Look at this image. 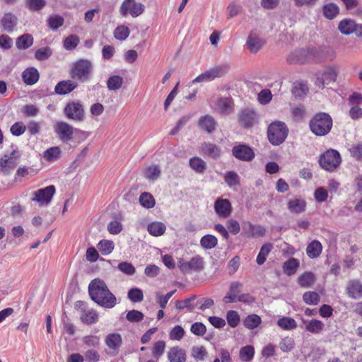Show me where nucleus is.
Masks as SVG:
<instances>
[{
	"mask_svg": "<svg viewBox=\"0 0 362 362\" xmlns=\"http://www.w3.org/2000/svg\"><path fill=\"white\" fill-rule=\"evenodd\" d=\"M190 168L197 173L203 174L206 169V162L199 157L194 156L189 160Z\"/></svg>",
	"mask_w": 362,
	"mask_h": 362,
	"instance_id": "obj_31",
	"label": "nucleus"
},
{
	"mask_svg": "<svg viewBox=\"0 0 362 362\" xmlns=\"http://www.w3.org/2000/svg\"><path fill=\"white\" fill-rule=\"evenodd\" d=\"M26 7L31 11H39L46 5L45 0H26Z\"/></svg>",
	"mask_w": 362,
	"mask_h": 362,
	"instance_id": "obj_55",
	"label": "nucleus"
},
{
	"mask_svg": "<svg viewBox=\"0 0 362 362\" xmlns=\"http://www.w3.org/2000/svg\"><path fill=\"white\" fill-rule=\"evenodd\" d=\"M93 72V63L88 59H80L73 63L69 75L73 80L83 83L90 81Z\"/></svg>",
	"mask_w": 362,
	"mask_h": 362,
	"instance_id": "obj_3",
	"label": "nucleus"
},
{
	"mask_svg": "<svg viewBox=\"0 0 362 362\" xmlns=\"http://www.w3.org/2000/svg\"><path fill=\"white\" fill-rule=\"evenodd\" d=\"M40 78V74L37 69L35 67H28L25 69L22 73V78L23 82L29 86L36 83Z\"/></svg>",
	"mask_w": 362,
	"mask_h": 362,
	"instance_id": "obj_23",
	"label": "nucleus"
},
{
	"mask_svg": "<svg viewBox=\"0 0 362 362\" xmlns=\"http://www.w3.org/2000/svg\"><path fill=\"white\" fill-rule=\"evenodd\" d=\"M325 327L324 323L316 319H313L305 325V329L313 334H320Z\"/></svg>",
	"mask_w": 362,
	"mask_h": 362,
	"instance_id": "obj_38",
	"label": "nucleus"
},
{
	"mask_svg": "<svg viewBox=\"0 0 362 362\" xmlns=\"http://www.w3.org/2000/svg\"><path fill=\"white\" fill-rule=\"evenodd\" d=\"M315 281V274L310 272H305L298 278V284L303 288L310 287Z\"/></svg>",
	"mask_w": 362,
	"mask_h": 362,
	"instance_id": "obj_33",
	"label": "nucleus"
},
{
	"mask_svg": "<svg viewBox=\"0 0 362 362\" xmlns=\"http://www.w3.org/2000/svg\"><path fill=\"white\" fill-rule=\"evenodd\" d=\"M217 238L211 234L204 235L200 240V245L205 250L213 249L217 245Z\"/></svg>",
	"mask_w": 362,
	"mask_h": 362,
	"instance_id": "obj_36",
	"label": "nucleus"
},
{
	"mask_svg": "<svg viewBox=\"0 0 362 362\" xmlns=\"http://www.w3.org/2000/svg\"><path fill=\"white\" fill-rule=\"evenodd\" d=\"M255 355V348L252 345H247L240 350V358L243 361H250Z\"/></svg>",
	"mask_w": 362,
	"mask_h": 362,
	"instance_id": "obj_44",
	"label": "nucleus"
},
{
	"mask_svg": "<svg viewBox=\"0 0 362 362\" xmlns=\"http://www.w3.org/2000/svg\"><path fill=\"white\" fill-rule=\"evenodd\" d=\"M257 115L252 109H243L239 114V123L245 128L252 127L257 122Z\"/></svg>",
	"mask_w": 362,
	"mask_h": 362,
	"instance_id": "obj_13",
	"label": "nucleus"
},
{
	"mask_svg": "<svg viewBox=\"0 0 362 362\" xmlns=\"http://www.w3.org/2000/svg\"><path fill=\"white\" fill-rule=\"evenodd\" d=\"M214 210L221 218L228 217L232 212V206L227 199L218 198L214 203Z\"/></svg>",
	"mask_w": 362,
	"mask_h": 362,
	"instance_id": "obj_16",
	"label": "nucleus"
},
{
	"mask_svg": "<svg viewBox=\"0 0 362 362\" xmlns=\"http://www.w3.org/2000/svg\"><path fill=\"white\" fill-rule=\"evenodd\" d=\"M0 22L4 30L12 33L18 24V18L8 12L4 15Z\"/></svg>",
	"mask_w": 362,
	"mask_h": 362,
	"instance_id": "obj_22",
	"label": "nucleus"
},
{
	"mask_svg": "<svg viewBox=\"0 0 362 362\" xmlns=\"http://www.w3.org/2000/svg\"><path fill=\"white\" fill-rule=\"evenodd\" d=\"M124 79L122 76L114 75L109 77L107 81V86L110 90H116L121 88Z\"/></svg>",
	"mask_w": 362,
	"mask_h": 362,
	"instance_id": "obj_43",
	"label": "nucleus"
},
{
	"mask_svg": "<svg viewBox=\"0 0 362 362\" xmlns=\"http://www.w3.org/2000/svg\"><path fill=\"white\" fill-rule=\"evenodd\" d=\"M61 150L59 146H54L47 149L43 154L44 158L47 161H54L59 158Z\"/></svg>",
	"mask_w": 362,
	"mask_h": 362,
	"instance_id": "obj_47",
	"label": "nucleus"
},
{
	"mask_svg": "<svg viewBox=\"0 0 362 362\" xmlns=\"http://www.w3.org/2000/svg\"><path fill=\"white\" fill-rule=\"evenodd\" d=\"M216 124L215 119L210 115L202 117L199 120V127L208 133H212L215 130Z\"/></svg>",
	"mask_w": 362,
	"mask_h": 362,
	"instance_id": "obj_28",
	"label": "nucleus"
},
{
	"mask_svg": "<svg viewBox=\"0 0 362 362\" xmlns=\"http://www.w3.org/2000/svg\"><path fill=\"white\" fill-rule=\"evenodd\" d=\"M64 114L69 119L82 122L85 119V110L83 103L79 100H71L66 103L64 108Z\"/></svg>",
	"mask_w": 362,
	"mask_h": 362,
	"instance_id": "obj_7",
	"label": "nucleus"
},
{
	"mask_svg": "<svg viewBox=\"0 0 362 362\" xmlns=\"http://www.w3.org/2000/svg\"><path fill=\"white\" fill-rule=\"evenodd\" d=\"M308 92V87L303 82H296L292 88V94L295 98H302Z\"/></svg>",
	"mask_w": 362,
	"mask_h": 362,
	"instance_id": "obj_45",
	"label": "nucleus"
},
{
	"mask_svg": "<svg viewBox=\"0 0 362 362\" xmlns=\"http://www.w3.org/2000/svg\"><path fill=\"white\" fill-rule=\"evenodd\" d=\"M243 286V284L240 281L232 282L230 285L228 293L223 299V301L226 304L237 302V299L239 295H240Z\"/></svg>",
	"mask_w": 362,
	"mask_h": 362,
	"instance_id": "obj_19",
	"label": "nucleus"
},
{
	"mask_svg": "<svg viewBox=\"0 0 362 362\" xmlns=\"http://www.w3.org/2000/svg\"><path fill=\"white\" fill-rule=\"evenodd\" d=\"M185 330L180 325L175 326L169 333V337L172 340H181L185 335Z\"/></svg>",
	"mask_w": 362,
	"mask_h": 362,
	"instance_id": "obj_60",
	"label": "nucleus"
},
{
	"mask_svg": "<svg viewBox=\"0 0 362 362\" xmlns=\"http://www.w3.org/2000/svg\"><path fill=\"white\" fill-rule=\"evenodd\" d=\"M349 151L356 160H362V142L351 146Z\"/></svg>",
	"mask_w": 362,
	"mask_h": 362,
	"instance_id": "obj_63",
	"label": "nucleus"
},
{
	"mask_svg": "<svg viewBox=\"0 0 362 362\" xmlns=\"http://www.w3.org/2000/svg\"><path fill=\"white\" fill-rule=\"evenodd\" d=\"M262 322L260 317L256 314H252L245 317L243 321L244 326L250 329L257 327Z\"/></svg>",
	"mask_w": 362,
	"mask_h": 362,
	"instance_id": "obj_42",
	"label": "nucleus"
},
{
	"mask_svg": "<svg viewBox=\"0 0 362 362\" xmlns=\"http://www.w3.org/2000/svg\"><path fill=\"white\" fill-rule=\"evenodd\" d=\"M144 314L136 310L129 311L126 315V319L130 322H139L144 320Z\"/></svg>",
	"mask_w": 362,
	"mask_h": 362,
	"instance_id": "obj_61",
	"label": "nucleus"
},
{
	"mask_svg": "<svg viewBox=\"0 0 362 362\" xmlns=\"http://www.w3.org/2000/svg\"><path fill=\"white\" fill-rule=\"evenodd\" d=\"M225 182L229 187H233L240 185V177L234 171H228L224 177Z\"/></svg>",
	"mask_w": 362,
	"mask_h": 362,
	"instance_id": "obj_57",
	"label": "nucleus"
},
{
	"mask_svg": "<svg viewBox=\"0 0 362 362\" xmlns=\"http://www.w3.org/2000/svg\"><path fill=\"white\" fill-rule=\"evenodd\" d=\"M346 294L353 299L362 298V283L357 279L349 281L346 286Z\"/></svg>",
	"mask_w": 362,
	"mask_h": 362,
	"instance_id": "obj_20",
	"label": "nucleus"
},
{
	"mask_svg": "<svg viewBox=\"0 0 362 362\" xmlns=\"http://www.w3.org/2000/svg\"><path fill=\"white\" fill-rule=\"evenodd\" d=\"M329 50L325 46L311 47L291 52L286 61L289 64H318L328 59Z\"/></svg>",
	"mask_w": 362,
	"mask_h": 362,
	"instance_id": "obj_1",
	"label": "nucleus"
},
{
	"mask_svg": "<svg viewBox=\"0 0 362 362\" xmlns=\"http://www.w3.org/2000/svg\"><path fill=\"white\" fill-rule=\"evenodd\" d=\"M165 348V342L164 341H156L152 349V355L157 360L163 354Z\"/></svg>",
	"mask_w": 362,
	"mask_h": 362,
	"instance_id": "obj_59",
	"label": "nucleus"
},
{
	"mask_svg": "<svg viewBox=\"0 0 362 362\" xmlns=\"http://www.w3.org/2000/svg\"><path fill=\"white\" fill-rule=\"evenodd\" d=\"M279 346L283 352H289L294 349V339L292 337H286L281 340Z\"/></svg>",
	"mask_w": 362,
	"mask_h": 362,
	"instance_id": "obj_52",
	"label": "nucleus"
},
{
	"mask_svg": "<svg viewBox=\"0 0 362 362\" xmlns=\"http://www.w3.org/2000/svg\"><path fill=\"white\" fill-rule=\"evenodd\" d=\"M64 19L59 15L50 16L47 20V25L52 30H57L63 25Z\"/></svg>",
	"mask_w": 362,
	"mask_h": 362,
	"instance_id": "obj_50",
	"label": "nucleus"
},
{
	"mask_svg": "<svg viewBox=\"0 0 362 362\" xmlns=\"http://www.w3.org/2000/svg\"><path fill=\"white\" fill-rule=\"evenodd\" d=\"M83 358L86 362H98L100 359V356L97 351L90 349L85 352Z\"/></svg>",
	"mask_w": 362,
	"mask_h": 362,
	"instance_id": "obj_64",
	"label": "nucleus"
},
{
	"mask_svg": "<svg viewBox=\"0 0 362 362\" xmlns=\"http://www.w3.org/2000/svg\"><path fill=\"white\" fill-rule=\"evenodd\" d=\"M213 79L216 78H221L225 76L230 70V65L228 64H223L213 68L209 69Z\"/></svg>",
	"mask_w": 362,
	"mask_h": 362,
	"instance_id": "obj_39",
	"label": "nucleus"
},
{
	"mask_svg": "<svg viewBox=\"0 0 362 362\" xmlns=\"http://www.w3.org/2000/svg\"><path fill=\"white\" fill-rule=\"evenodd\" d=\"M52 54V49L47 46L37 49L34 54L35 58L38 61H45Z\"/></svg>",
	"mask_w": 362,
	"mask_h": 362,
	"instance_id": "obj_49",
	"label": "nucleus"
},
{
	"mask_svg": "<svg viewBox=\"0 0 362 362\" xmlns=\"http://www.w3.org/2000/svg\"><path fill=\"white\" fill-rule=\"evenodd\" d=\"M144 11V5L137 3L135 0H124L119 8V12L122 16H127L130 13L132 17H137Z\"/></svg>",
	"mask_w": 362,
	"mask_h": 362,
	"instance_id": "obj_8",
	"label": "nucleus"
},
{
	"mask_svg": "<svg viewBox=\"0 0 362 362\" xmlns=\"http://www.w3.org/2000/svg\"><path fill=\"white\" fill-rule=\"evenodd\" d=\"M130 33L128 27L125 25L117 26L114 31V37L119 40L123 41L126 40Z\"/></svg>",
	"mask_w": 362,
	"mask_h": 362,
	"instance_id": "obj_54",
	"label": "nucleus"
},
{
	"mask_svg": "<svg viewBox=\"0 0 362 362\" xmlns=\"http://www.w3.org/2000/svg\"><path fill=\"white\" fill-rule=\"evenodd\" d=\"M54 131L63 142L67 143L73 138L74 128L65 122H57Z\"/></svg>",
	"mask_w": 362,
	"mask_h": 362,
	"instance_id": "obj_12",
	"label": "nucleus"
},
{
	"mask_svg": "<svg viewBox=\"0 0 362 362\" xmlns=\"http://www.w3.org/2000/svg\"><path fill=\"white\" fill-rule=\"evenodd\" d=\"M168 359L170 362H185L186 351L179 346H173L168 352Z\"/></svg>",
	"mask_w": 362,
	"mask_h": 362,
	"instance_id": "obj_24",
	"label": "nucleus"
},
{
	"mask_svg": "<svg viewBox=\"0 0 362 362\" xmlns=\"http://www.w3.org/2000/svg\"><path fill=\"white\" fill-rule=\"evenodd\" d=\"M300 267V262L298 259L290 257L282 266L284 273L288 276L294 275Z\"/></svg>",
	"mask_w": 362,
	"mask_h": 362,
	"instance_id": "obj_25",
	"label": "nucleus"
},
{
	"mask_svg": "<svg viewBox=\"0 0 362 362\" xmlns=\"http://www.w3.org/2000/svg\"><path fill=\"white\" fill-rule=\"evenodd\" d=\"M33 44V37L30 34H23L16 38V46L18 49H27Z\"/></svg>",
	"mask_w": 362,
	"mask_h": 362,
	"instance_id": "obj_30",
	"label": "nucleus"
},
{
	"mask_svg": "<svg viewBox=\"0 0 362 362\" xmlns=\"http://www.w3.org/2000/svg\"><path fill=\"white\" fill-rule=\"evenodd\" d=\"M99 252L103 255L110 254L115 247L114 243L109 240H102L97 245Z\"/></svg>",
	"mask_w": 362,
	"mask_h": 362,
	"instance_id": "obj_40",
	"label": "nucleus"
},
{
	"mask_svg": "<svg viewBox=\"0 0 362 362\" xmlns=\"http://www.w3.org/2000/svg\"><path fill=\"white\" fill-rule=\"evenodd\" d=\"M80 319L83 324L92 325L98 320V313L95 310H88L81 313Z\"/></svg>",
	"mask_w": 362,
	"mask_h": 362,
	"instance_id": "obj_34",
	"label": "nucleus"
},
{
	"mask_svg": "<svg viewBox=\"0 0 362 362\" xmlns=\"http://www.w3.org/2000/svg\"><path fill=\"white\" fill-rule=\"evenodd\" d=\"M266 41L256 33L251 32L247 39L246 45L252 53H257L265 45Z\"/></svg>",
	"mask_w": 362,
	"mask_h": 362,
	"instance_id": "obj_17",
	"label": "nucleus"
},
{
	"mask_svg": "<svg viewBox=\"0 0 362 362\" xmlns=\"http://www.w3.org/2000/svg\"><path fill=\"white\" fill-rule=\"evenodd\" d=\"M272 249V243H265L261 247L259 254L257 255L256 259V262L258 265H262L265 262L267 257L271 252Z\"/></svg>",
	"mask_w": 362,
	"mask_h": 362,
	"instance_id": "obj_37",
	"label": "nucleus"
},
{
	"mask_svg": "<svg viewBox=\"0 0 362 362\" xmlns=\"http://www.w3.org/2000/svg\"><path fill=\"white\" fill-rule=\"evenodd\" d=\"M354 28L355 21L351 18H344L338 25V29L340 33L346 35L354 33Z\"/></svg>",
	"mask_w": 362,
	"mask_h": 362,
	"instance_id": "obj_29",
	"label": "nucleus"
},
{
	"mask_svg": "<svg viewBox=\"0 0 362 362\" xmlns=\"http://www.w3.org/2000/svg\"><path fill=\"white\" fill-rule=\"evenodd\" d=\"M226 320L230 327L235 328L240 322V316L237 311L229 310L226 315Z\"/></svg>",
	"mask_w": 362,
	"mask_h": 362,
	"instance_id": "obj_58",
	"label": "nucleus"
},
{
	"mask_svg": "<svg viewBox=\"0 0 362 362\" xmlns=\"http://www.w3.org/2000/svg\"><path fill=\"white\" fill-rule=\"evenodd\" d=\"M323 16L328 20H333L339 13V6L334 3L325 4L322 8Z\"/></svg>",
	"mask_w": 362,
	"mask_h": 362,
	"instance_id": "obj_26",
	"label": "nucleus"
},
{
	"mask_svg": "<svg viewBox=\"0 0 362 362\" xmlns=\"http://www.w3.org/2000/svg\"><path fill=\"white\" fill-rule=\"evenodd\" d=\"M332 117L326 112L316 113L310 120L309 127L312 133L318 136L328 134L332 127Z\"/></svg>",
	"mask_w": 362,
	"mask_h": 362,
	"instance_id": "obj_4",
	"label": "nucleus"
},
{
	"mask_svg": "<svg viewBox=\"0 0 362 362\" xmlns=\"http://www.w3.org/2000/svg\"><path fill=\"white\" fill-rule=\"evenodd\" d=\"M80 42L78 36L70 35L64 40V47L66 50H74Z\"/></svg>",
	"mask_w": 362,
	"mask_h": 362,
	"instance_id": "obj_48",
	"label": "nucleus"
},
{
	"mask_svg": "<svg viewBox=\"0 0 362 362\" xmlns=\"http://www.w3.org/2000/svg\"><path fill=\"white\" fill-rule=\"evenodd\" d=\"M77 86L78 84L71 80L61 81L55 86L54 92L57 95H66L73 91Z\"/></svg>",
	"mask_w": 362,
	"mask_h": 362,
	"instance_id": "obj_21",
	"label": "nucleus"
},
{
	"mask_svg": "<svg viewBox=\"0 0 362 362\" xmlns=\"http://www.w3.org/2000/svg\"><path fill=\"white\" fill-rule=\"evenodd\" d=\"M322 76L327 83V85H328L331 82H334L337 80V71L335 67L329 66L323 72Z\"/></svg>",
	"mask_w": 362,
	"mask_h": 362,
	"instance_id": "obj_51",
	"label": "nucleus"
},
{
	"mask_svg": "<svg viewBox=\"0 0 362 362\" xmlns=\"http://www.w3.org/2000/svg\"><path fill=\"white\" fill-rule=\"evenodd\" d=\"M306 202L300 199H291L288 202V209L293 213L300 214L305 211Z\"/></svg>",
	"mask_w": 362,
	"mask_h": 362,
	"instance_id": "obj_32",
	"label": "nucleus"
},
{
	"mask_svg": "<svg viewBox=\"0 0 362 362\" xmlns=\"http://www.w3.org/2000/svg\"><path fill=\"white\" fill-rule=\"evenodd\" d=\"M177 266L185 274L189 273L191 271L199 272L204 269V259L202 257L197 255L188 262L183 259L179 260Z\"/></svg>",
	"mask_w": 362,
	"mask_h": 362,
	"instance_id": "obj_9",
	"label": "nucleus"
},
{
	"mask_svg": "<svg viewBox=\"0 0 362 362\" xmlns=\"http://www.w3.org/2000/svg\"><path fill=\"white\" fill-rule=\"evenodd\" d=\"M234 103L230 97H221L215 103L214 109L221 115H228L233 111Z\"/></svg>",
	"mask_w": 362,
	"mask_h": 362,
	"instance_id": "obj_14",
	"label": "nucleus"
},
{
	"mask_svg": "<svg viewBox=\"0 0 362 362\" xmlns=\"http://www.w3.org/2000/svg\"><path fill=\"white\" fill-rule=\"evenodd\" d=\"M341 159L339 153L334 149L327 150L321 154L319 163L322 168L328 170H334L341 163Z\"/></svg>",
	"mask_w": 362,
	"mask_h": 362,
	"instance_id": "obj_6",
	"label": "nucleus"
},
{
	"mask_svg": "<svg viewBox=\"0 0 362 362\" xmlns=\"http://www.w3.org/2000/svg\"><path fill=\"white\" fill-rule=\"evenodd\" d=\"M303 299L308 305H317L320 301V296L315 291H307L303 294Z\"/></svg>",
	"mask_w": 362,
	"mask_h": 362,
	"instance_id": "obj_56",
	"label": "nucleus"
},
{
	"mask_svg": "<svg viewBox=\"0 0 362 362\" xmlns=\"http://www.w3.org/2000/svg\"><path fill=\"white\" fill-rule=\"evenodd\" d=\"M232 155L242 161H251L255 156L253 149L248 145L240 144L232 148Z\"/></svg>",
	"mask_w": 362,
	"mask_h": 362,
	"instance_id": "obj_10",
	"label": "nucleus"
},
{
	"mask_svg": "<svg viewBox=\"0 0 362 362\" xmlns=\"http://www.w3.org/2000/svg\"><path fill=\"white\" fill-rule=\"evenodd\" d=\"M140 204L146 208L151 209L155 206V199L148 192H143L139 197Z\"/></svg>",
	"mask_w": 362,
	"mask_h": 362,
	"instance_id": "obj_46",
	"label": "nucleus"
},
{
	"mask_svg": "<svg viewBox=\"0 0 362 362\" xmlns=\"http://www.w3.org/2000/svg\"><path fill=\"white\" fill-rule=\"evenodd\" d=\"M277 325L285 330H291L297 327V323L293 318L283 317L278 320Z\"/></svg>",
	"mask_w": 362,
	"mask_h": 362,
	"instance_id": "obj_41",
	"label": "nucleus"
},
{
	"mask_svg": "<svg viewBox=\"0 0 362 362\" xmlns=\"http://www.w3.org/2000/svg\"><path fill=\"white\" fill-rule=\"evenodd\" d=\"M106 346L111 350V354L116 356L118 354L119 349L122 344V338L119 333L108 334L105 339Z\"/></svg>",
	"mask_w": 362,
	"mask_h": 362,
	"instance_id": "obj_15",
	"label": "nucleus"
},
{
	"mask_svg": "<svg viewBox=\"0 0 362 362\" xmlns=\"http://www.w3.org/2000/svg\"><path fill=\"white\" fill-rule=\"evenodd\" d=\"M127 296L129 300L134 303L141 302L144 299V293L141 289L139 288H132L129 290Z\"/></svg>",
	"mask_w": 362,
	"mask_h": 362,
	"instance_id": "obj_53",
	"label": "nucleus"
},
{
	"mask_svg": "<svg viewBox=\"0 0 362 362\" xmlns=\"http://www.w3.org/2000/svg\"><path fill=\"white\" fill-rule=\"evenodd\" d=\"M147 230L151 235L158 237L165 232L166 226L162 222H152L148 225Z\"/></svg>",
	"mask_w": 362,
	"mask_h": 362,
	"instance_id": "obj_35",
	"label": "nucleus"
},
{
	"mask_svg": "<svg viewBox=\"0 0 362 362\" xmlns=\"http://www.w3.org/2000/svg\"><path fill=\"white\" fill-rule=\"evenodd\" d=\"M322 250V245L321 243L315 240L308 245L306 248V253L310 258L314 259L320 256Z\"/></svg>",
	"mask_w": 362,
	"mask_h": 362,
	"instance_id": "obj_27",
	"label": "nucleus"
},
{
	"mask_svg": "<svg viewBox=\"0 0 362 362\" xmlns=\"http://www.w3.org/2000/svg\"><path fill=\"white\" fill-rule=\"evenodd\" d=\"M288 134V129L284 122L275 121L267 128V137L274 146H279L284 142Z\"/></svg>",
	"mask_w": 362,
	"mask_h": 362,
	"instance_id": "obj_5",
	"label": "nucleus"
},
{
	"mask_svg": "<svg viewBox=\"0 0 362 362\" xmlns=\"http://www.w3.org/2000/svg\"><path fill=\"white\" fill-rule=\"evenodd\" d=\"M55 192L54 185L39 189L33 192L34 197L32 200L38 202L40 205H47L50 203Z\"/></svg>",
	"mask_w": 362,
	"mask_h": 362,
	"instance_id": "obj_11",
	"label": "nucleus"
},
{
	"mask_svg": "<svg viewBox=\"0 0 362 362\" xmlns=\"http://www.w3.org/2000/svg\"><path fill=\"white\" fill-rule=\"evenodd\" d=\"M201 152L204 156L217 160L221 156V148L215 144L204 142L201 146Z\"/></svg>",
	"mask_w": 362,
	"mask_h": 362,
	"instance_id": "obj_18",
	"label": "nucleus"
},
{
	"mask_svg": "<svg viewBox=\"0 0 362 362\" xmlns=\"http://www.w3.org/2000/svg\"><path fill=\"white\" fill-rule=\"evenodd\" d=\"M160 175V170L158 166L153 165L148 167L145 172V176L148 180H157Z\"/></svg>",
	"mask_w": 362,
	"mask_h": 362,
	"instance_id": "obj_62",
	"label": "nucleus"
},
{
	"mask_svg": "<svg viewBox=\"0 0 362 362\" xmlns=\"http://www.w3.org/2000/svg\"><path fill=\"white\" fill-rule=\"evenodd\" d=\"M88 294L93 301L103 308H112L117 304L115 296L102 279H95L90 282Z\"/></svg>",
	"mask_w": 362,
	"mask_h": 362,
	"instance_id": "obj_2",
	"label": "nucleus"
}]
</instances>
